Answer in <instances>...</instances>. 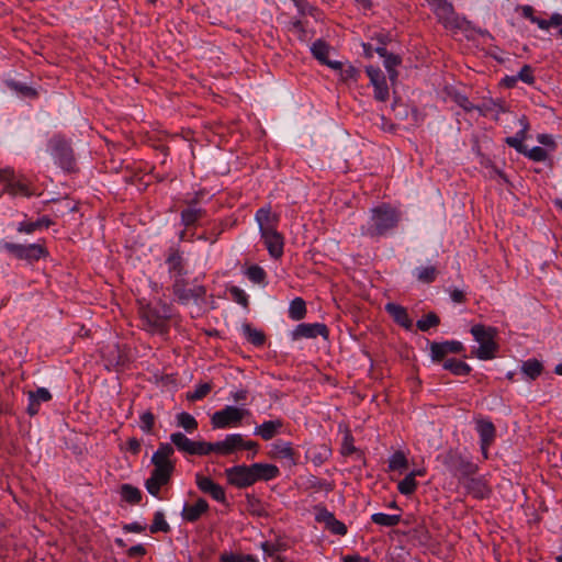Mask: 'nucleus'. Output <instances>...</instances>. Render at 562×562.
I'll use <instances>...</instances> for the list:
<instances>
[{
    "label": "nucleus",
    "instance_id": "18",
    "mask_svg": "<svg viewBox=\"0 0 562 562\" xmlns=\"http://www.w3.org/2000/svg\"><path fill=\"white\" fill-rule=\"evenodd\" d=\"M366 72L374 87V98L378 101L385 102L389 99V86L382 70L378 67L368 66Z\"/></svg>",
    "mask_w": 562,
    "mask_h": 562
},
{
    "label": "nucleus",
    "instance_id": "34",
    "mask_svg": "<svg viewBox=\"0 0 562 562\" xmlns=\"http://www.w3.org/2000/svg\"><path fill=\"white\" fill-rule=\"evenodd\" d=\"M53 224L54 222L49 217L43 216L35 222H21L18 226V232L32 234L37 229L48 228Z\"/></svg>",
    "mask_w": 562,
    "mask_h": 562
},
{
    "label": "nucleus",
    "instance_id": "31",
    "mask_svg": "<svg viewBox=\"0 0 562 562\" xmlns=\"http://www.w3.org/2000/svg\"><path fill=\"white\" fill-rule=\"evenodd\" d=\"M196 200L188 202L189 207L181 211V223L186 227L193 226L201 218H203L206 214L205 210L201 207H194L192 204H195Z\"/></svg>",
    "mask_w": 562,
    "mask_h": 562
},
{
    "label": "nucleus",
    "instance_id": "23",
    "mask_svg": "<svg viewBox=\"0 0 562 562\" xmlns=\"http://www.w3.org/2000/svg\"><path fill=\"white\" fill-rule=\"evenodd\" d=\"M316 520L318 522H323L325 528L334 535L345 536L348 531L347 526L342 521L338 520L335 515L326 508L318 512Z\"/></svg>",
    "mask_w": 562,
    "mask_h": 562
},
{
    "label": "nucleus",
    "instance_id": "43",
    "mask_svg": "<svg viewBox=\"0 0 562 562\" xmlns=\"http://www.w3.org/2000/svg\"><path fill=\"white\" fill-rule=\"evenodd\" d=\"M408 467V460L405 453L401 450L395 451L389 459L390 471H404Z\"/></svg>",
    "mask_w": 562,
    "mask_h": 562
},
{
    "label": "nucleus",
    "instance_id": "57",
    "mask_svg": "<svg viewBox=\"0 0 562 562\" xmlns=\"http://www.w3.org/2000/svg\"><path fill=\"white\" fill-rule=\"evenodd\" d=\"M9 87L24 97H27V98H36L37 97V91L35 89H33L32 87L21 85V83L14 82V81L9 82Z\"/></svg>",
    "mask_w": 562,
    "mask_h": 562
},
{
    "label": "nucleus",
    "instance_id": "64",
    "mask_svg": "<svg viewBox=\"0 0 562 562\" xmlns=\"http://www.w3.org/2000/svg\"><path fill=\"white\" fill-rule=\"evenodd\" d=\"M245 558L240 554L224 553L221 555V562H244Z\"/></svg>",
    "mask_w": 562,
    "mask_h": 562
},
{
    "label": "nucleus",
    "instance_id": "58",
    "mask_svg": "<svg viewBox=\"0 0 562 562\" xmlns=\"http://www.w3.org/2000/svg\"><path fill=\"white\" fill-rule=\"evenodd\" d=\"M518 80L532 85L535 82L533 70L530 65H524L517 75Z\"/></svg>",
    "mask_w": 562,
    "mask_h": 562
},
{
    "label": "nucleus",
    "instance_id": "8",
    "mask_svg": "<svg viewBox=\"0 0 562 562\" xmlns=\"http://www.w3.org/2000/svg\"><path fill=\"white\" fill-rule=\"evenodd\" d=\"M50 154L56 164L67 172L77 171L76 158L74 150L64 137L54 136L49 140Z\"/></svg>",
    "mask_w": 562,
    "mask_h": 562
},
{
    "label": "nucleus",
    "instance_id": "13",
    "mask_svg": "<svg viewBox=\"0 0 562 562\" xmlns=\"http://www.w3.org/2000/svg\"><path fill=\"white\" fill-rule=\"evenodd\" d=\"M228 484L246 488L255 484L250 465H235L225 470Z\"/></svg>",
    "mask_w": 562,
    "mask_h": 562
},
{
    "label": "nucleus",
    "instance_id": "30",
    "mask_svg": "<svg viewBox=\"0 0 562 562\" xmlns=\"http://www.w3.org/2000/svg\"><path fill=\"white\" fill-rule=\"evenodd\" d=\"M166 262L168 265L169 272L175 276V279L182 278V276L187 273L184 269L182 255L178 249L169 250Z\"/></svg>",
    "mask_w": 562,
    "mask_h": 562
},
{
    "label": "nucleus",
    "instance_id": "22",
    "mask_svg": "<svg viewBox=\"0 0 562 562\" xmlns=\"http://www.w3.org/2000/svg\"><path fill=\"white\" fill-rule=\"evenodd\" d=\"M313 57L318 60L322 65H325L331 69H340L342 66L341 61H333L328 59L330 53V46L324 40H317L311 47Z\"/></svg>",
    "mask_w": 562,
    "mask_h": 562
},
{
    "label": "nucleus",
    "instance_id": "12",
    "mask_svg": "<svg viewBox=\"0 0 562 562\" xmlns=\"http://www.w3.org/2000/svg\"><path fill=\"white\" fill-rule=\"evenodd\" d=\"M172 293L180 303L187 304L191 300L202 299L206 290L203 285L189 288L188 282L183 278H176L172 284Z\"/></svg>",
    "mask_w": 562,
    "mask_h": 562
},
{
    "label": "nucleus",
    "instance_id": "21",
    "mask_svg": "<svg viewBox=\"0 0 562 562\" xmlns=\"http://www.w3.org/2000/svg\"><path fill=\"white\" fill-rule=\"evenodd\" d=\"M468 494H470L472 497L476 499H484L490 497L491 495V488L485 481L484 477L480 476L476 477L475 475L467 477L463 482H461Z\"/></svg>",
    "mask_w": 562,
    "mask_h": 562
},
{
    "label": "nucleus",
    "instance_id": "20",
    "mask_svg": "<svg viewBox=\"0 0 562 562\" xmlns=\"http://www.w3.org/2000/svg\"><path fill=\"white\" fill-rule=\"evenodd\" d=\"M255 220L259 226V233L278 229L280 216L272 212L270 204L257 210Z\"/></svg>",
    "mask_w": 562,
    "mask_h": 562
},
{
    "label": "nucleus",
    "instance_id": "24",
    "mask_svg": "<svg viewBox=\"0 0 562 562\" xmlns=\"http://www.w3.org/2000/svg\"><path fill=\"white\" fill-rule=\"evenodd\" d=\"M209 509V503L204 498H198L194 504H186L183 506L181 517L184 521L195 522L202 515L206 514Z\"/></svg>",
    "mask_w": 562,
    "mask_h": 562
},
{
    "label": "nucleus",
    "instance_id": "19",
    "mask_svg": "<svg viewBox=\"0 0 562 562\" xmlns=\"http://www.w3.org/2000/svg\"><path fill=\"white\" fill-rule=\"evenodd\" d=\"M260 237L271 258L278 260L283 256L284 237L278 229L261 232Z\"/></svg>",
    "mask_w": 562,
    "mask_h": 562
},
{
    "label": "nucleus",
    "instance_id": "37",
    "mask_svg": "<svg viewBox=\"0 0 562 562\" xmlns=\"http://www.w3.org/2000/svg\"><path fill=\"white\" fill-rule=\"evenodd\" d=\"M401 515H389L384 513H375L371 515V521L382 527H395L401 521Z\"/></svg>",
    "mask_w": 562,
    "mask_h": 562
},
{
    "label": "nucleus",
    "instance_id": "63",
    "mask_svg": "<svg viewBox=\"0 0 562 562\" xmlns=\"http://www.w3.org/2000/svg\"><path fill=\"white\" fill-rule=\"evenodd\" d=\"M126 447H127V450L134 456H137L142 449L140 441L135 437L127 439Z\"/></svg>",
    "mask_w": 562,
    "mask_h": 562
},
{
    "label": "nucleus",
    "instance_id": "14",
    "mask_svg": "<svg viewBox=\"0 0 562 562\" xmlns=\"http://www.w3.org/2000/svg\"><path fill=\"white\" fill-rule=\"evenodd\" d=\"M323 337L325 340L329 338V329L324 323H301L291 333L293 340H300L303 338L313 339L316 337Z\"/></svg>",
    "mask_w": 562,
    "mask_h": 562
},
{
    "label": "nucleus",
    "instance_id": "50",
    "mask_svg": "<svg viewBox=\"0 0 562 562\" xmlns=\"http://www.w3.org/2000/svg\"><path fill=\"white\" fill-rule=\"evenodd\" d=\"M212 391L211 383H201L196 385L193 392L187 393V400L191 402L203 400Z\"/></svg>",
    "mask_w": 562,
    "mask_h": 562
},
{
    "label": "nucleus",
    "instance_id": "3",
    "mask_svg": "<svg viewBox=\"0 0 562 562\" xmlns=\"http://www.w3.org/2000/svg\"><path fill=\"white\" fill-rule=\"evenodd\" d=\"M158 307L150 303L138 301V315L143 328L149 334L167 335L170 329V321L173 317L172 306L159 300Z\"/></svg>",
    "mask_w": 562,
    "mask_h": 562
},
{
    "label": "nucleus",
    "instance_id": "55",
    "mask_svg": "<svg viewBox=\"0 0 562 562\" xmlns=\"http://www.w3.org/2000/svg\"><path fill=\"white\" fill-rule=\"evenodd\" d=\"M401 64V58L394 54L389 53V55L384 58V66L389 71L390 79L393 80L397 72L395 68Z\"/></svg>",
    "mask_w": 562,
    "mask_h": 562
},
{
    "label": "nucleus",
    "instance_id": "25",
    "mask_svg": "<svg viewBox=\"0 0 562 562\" xmlns=\"http://www.w3.org/2000/svg\"><path fill=\"white\" fill-rule=\"evenodd\" d=\"M254 482L271 481L280 475V470L277 465L270 463H252L250 464Z\"/></svg>",
    "mask_w": 562,
    "mask_h": 562
},
{
    "label": "nucleus",
    "instance_id": "51",
    "mask_svg": "<svg viewBox=\"0 0 562 562\" xmlns=\"http://www.w3.org/2000/svg\"><path fill=\"white\" fill-rule=\"evenodd\" d=\"M261 549L265 552V554L270 557L271 559H273V561H276V562L282 561L281 557L279 554V552L282 550V546L280 543L265 541L261 543Z\"/></svg>",
    "mask_w": 562,
    "mask_h": 562
},
{
    "label": "nucleus",
    "instance_id": "60",
    "mask_svg": "<svg viewBox=\"0 0 562 562\" xmlns=\"http://www.w3.org/2000/svg\"><path fill=\"white\" fill-rule=\"evenodd\" d=\"M356 451V447L353 445V437L350 432H347L344 437L341 445V454L350 456Z\"/></svg>",
    "mask_w": 562,
    "mask_h": 562
},
{
    "label": "nucleus",
    "instance_id": "2",
    "mask_svg": "<svg viewBox=\"0 0 562 562\" xmlns=\"http://www.w3.org/2000/svg\"><path fill=\"white\" fill-rule=\"evenodd\" d=\"M175 448L177 449L172 442H161L151 457L154 469L145 482V487L155 497H159L161 487L170 482L175 472L176 461L171 459Z\"/></svg>",
    "mask_w": 562,
    "mask_h": 562
},
{
    "label": "nucleus",
    "instance_id": "38",
    "mask_svg": "<svg viewBox=\"0 0 562 562\" xmlns=\"http://www.w3.org/2000/svg\"><path fill=\"white\" fill-rule=\"evenodd\" d=\"M418 482L411 472L397 484V491L405 496L413 495L416 492Z\"/></svg>",
    "mask_w": 562,
    "mask_h": 562
},
{
    "label": "nucleus",
    "instance_id": "42",
    "mask_svg": "<svg viewBox=\"0 0 562 562\" xmlns=\"http://www.w3.org/2000/svg\"><path fill=\"white\" fill-rule=\"evenodd\" d=\"M177 424L179 427H182L189 434L194 432L199 427V424L194 416L187 412H182L177 415Z\"/></svg>",
    "mask_w": 562,
    "mask_h": 562
},
{
    "label": "nucleus",
    "instance_id": "4",
    "mask_svg": "<svg viewBox=\"0 0 562 562\" xmlns=\"http://www.w3.org/2000/svg\"><path fill=\"white\" fill-rule=\"evenodd\" d=\"M368 224L361 227V234L369 237H380L395 228L400 221V213L390 204L382 203L371 209Z\"/></svg>",
    "mask_w": 562,
    "mask_h": 562
},
{
    "label": "nucleus",
    "instance_id": "48",
    "mask_svg": "<svg viewBox=\"0 0 562 562\" xmlns=\"http://www.w3.org/2000/svg\"><path fill=\"white\" fill-rule=\"evenodd\" d=\"M439 324V316L434 312H429L423 318L417 321L416 326L419 330L427 331L432 327H437Z\"/></svg>",
    "mask_w": 562,
    "mask_h": 562
},
{
    "label": "nucleus",
    "instance_id": "11",
    "mask_svg": "<svg viewBox=\"0 0 562 562\" xmlns=\"http://www.w3.org/2000/svg\"><path fill=\"white\" fill-rule=\"evenodd\" d=\"M3 248L11 255H13L19 260H25L30 263L34 261H38L41 258H45L48 256V251L46 247L42 244H14V243H3Z\"/></svg>",
    "mask_w": 562,
    "mask_h": 562
},
{
    "label": "nucleus",
    "instance_id": "52",
    "mask_svg": "<svg viewBox=\"0 0 562 562\" xmlns=\"http://www.w3.org/2000/svg\"><path fill=\"white\" fill-rule=\"evenodd\" d=\"M150 532L156 533L158 531L168 532L170 527L167 524L165 516L161 512H157L154 515L153 524L150 525Z\"/></svg>",
    "mask_w": 562,
    "mask_h": 562
},
{
    "label": "nucleus",
    "instance_id": "62",
    "mask_svg": "<svg viewBox=\"0 0 562 562\" xmlns=\"http://www.w3.org/2000/svg\"><path fill=\"white\" fill-rule=\"evenodd\" d=\"M456 102L458 103L459 106H461L464 111L467 112H471L473 110H479L481 111L480 108L475 106L470 100L468 97L465 95H458L456 98Z\"/></svg>",
    "mask_w": 562,
    "mask_h": 562
},
{
    "label": "nucleus",
    "instance_id": "53",
    "mask_svg": "<svg viewBox=\"0 0 562 562\" xmlns=\"http://www.w3.org/2000/svg\"><path fill=\"white\" fill-rule=\"evenodd\" d=\"M139 419H140V429L145 434H153L154 428H155V422H156L155 415L150 411H147V412H144L139 416Z\"/></svg>",
    "mask_w": 562,
    "mask_h": 562
},
{
    "label": "nucleus",
    "instance_id": "33",
    "mask_svg": "<svg viewBox=\"0 0 562 562\" xmlns=\"http://www.w3.org/2000/svg\"><path fill=\"white\" fill-rule=\"evenodd\" d=\"M243 333L247 341L254 345L255 347H263L267 341L266 334L261 329L252 327L251 324H244Z\"/></svg>",
    "mask_w": 562,
    "mask_h": 562
},
{
    "label": "nucleus",
    "instance_id": "15",
    "mask_svg": "<svg viewBox=\"0 0 562 562\" xmlns=\"http://www.w3.org/2000/svg\"><path fill=\"white\" fill-rule=\"evenodd\" d=\"M464 351L465 347L458 340L434 341L430 344V358L432 362H441L450 353L460 355Z\"/></svg>",
    "mask_w": 562,
    "mask_h": 562
},
{
    "label": "nucleus",
    "instance_id": "59",
    "mask_svg": "<svg viewBox=\"0 0 562 562\" xmlns=\"http://www.w3.org/2000/svg\"><path fill=\"white\" fill-rule=\"evenodd\" d=\"M27 396L36 398L40 403L49 402L52 400L50 392L45 387H38L35 391H30Z\"/></svg>",
    "mask_w": 562,
    "mask_h": 562
},
{
    "label": "nucleus",
    "instance_id": "7",
    "mask_svg": "<svg viewBox=\"0 0 562 562\" xmlns=\"http://www.w3.org/2000/svg\"><path fill=\"white\" fill-rule=\"evenodd\" d=\"M458 479L459 483L479 472V465L458 449H449L437 458Z\"/></svg>",
    "mask_w": 562,
    "mask_h": 562
},
{
    "label": "nucleus",
    "instance_id": "61",
    "mask_svg": "<svg viewBox=\"0 0 562 562\" xmlns=\"http://www.w3.org/2000/svg\"><path fill=\"white\" fill-rule=\"evenodd\" d=\"M247 502L250 507V513L257 516L265 515V509L262 507L261 502L254 497V496H247Z\"/></svg>",
    "mask_w": 562,
    "mask_h": 562
},
{
    "label": "nucleus",
    "instance_id": "29",
    "mask_svg": "<svg viewBox=\"0 0 562 562\" xmlns=\"http://www.w3.org/2000/svg\"><path fill=\"white\" fill-rule=\"evenodd\" d=\"M476 430L480 436V443L492 446L496 437V429L494 424L487 419H479L476 422Z\"/></svg>",
    "mask_w": 562,
    "mask_h": 562
},
{
    "label": "nucleus",
    "instance_id": "46",
    "mask_svg": "<svg viewBox=\"0 0 562 562\" xmlns=\"http://www.w3.org/2000/svg\"><path fill=\"white\" fill-rule=\"evenodd\" d=\"M438 276V270L434 266L422 267L416 269V278L420 283H432Z\"/></svg>",
    "mask_w": 562,
    "mask_h": 562
},
{
    "label": "nucleus",
    "instance_id": "45",
    "mask_svg": "<svg viewBox=\"0 0 562 562\" xmlns=\"http://www.w3.org/2000/svg\"><path fill=\"white\" fill-rule=\"evenodd\" d=\"M289 31L296 35L301 42H306L310 38L306 22L302 19H293L289 24Z\"/></svg>",
    "mask_w": 562,
    "mask_h": 562
},
{
    "label": "nucleus",
    "instance_id": "27",
    "mask_svg": "<svg viewBox=\"0 0 562 562\" xmlns=\"http://www.w3.org/2000/svg\"><path fill=\"white\" fill-rule=\"evenodd\" d=\"M283 427V420L281 418L263 422L261 425L255 428V435L259 436L262 440H270L276 437Z\"/></svg>",
    "mask_w": 562,
    "mask_h": 562
},
{
    "label": "nucleus",
    "instance_id": "35",
    "mask_svg": "<svg viewBox=\"0 0 562 562\" xmlns=\"http://www.w3.org/2000/svg\"><path fill=\"white\" fill-rule=\"evenodd\" d=\"M331 450L326 445L313 446L307 450V456L315 465H321L330 457Z\"/></svg>",
    "mask_w": 562,
    "mask_h": 562
},
{
    "label": "nucleus",
    "instance_id": "9",
    "mask_svg": "<svg viewBox=\"0 0 562 562\" xmlns=\"http://www.w3.org/2000/svg\"><path fill=\"white\" fill-rule=\"evenodd\" d=\"M439 23L448 30H460L462 20L456 13L452 3L447 0H426Z\"/></svg>",
    "mask_w": 562,
    "mask_h": 562
},
{
    "label": "nucleus",
    "instance_id": "44",
    "mask_svg": "<svg viewBox=\"0 0 562 562\" xmlns=\"http://www.w3.org/2000/svg\"><path fill=\"white\" fill-rule=\"evenodd\" d=\"M334 484L326 481V480H323V479H318L314 475L310 476L307 480H306V488L307 490H312L314 492H321V491H325V492H331L334 490Z\"/></svg>",
    "mask_w": 562,
    "mask_h": 562
},
{
    "label": "nucleus",
    "instance_id": "5",
    "mask_svg": "<svg viewBox=\"0 0 562 562\" xmlns=\"http://www.w3.org/2000/svg\"><path fill=\"white\" fill-rule=\"evenodd\" d=\"M470 333L479 344V347L471 351L472 356L484 361L494 359L499 349V345L496 341L498 335L497 328L475 324L471 327Z\"/></svg>",
    "mask_w": 562,
    "mask_h": 562
},
{
    "label": "nucleus",
    "instance_id": "6",
    "mask_svg": "<svg viewBox=\"0 0 562 562\" xmlns=\"http://www.w3.org/2000/svg\"><path fill=\"white\" fill-rule=\"evenodd\" d=\"M0 183L3 184V193L10 196L31 198L40 195L34 183L24 175L15 173L13 168H0Z\"/></svg>",
    "mask_w": 562,
    "mask_h": 562
},
{
    "label": "nucleus",
    "instance_id": "47",
    "mask_svg": "<svg viewBox=\"0 0 562 562\" xmlns=\"http://www.w3.org/2000/svg\"><path fill=\"white\" fill-rule=\"evenodd\" d=\"M521 370L527 376L535 380L542 373L543 367L537 359H529L524 362Z\"/></svg>",
    "mask_w": 562,
    "mask_h": 562
},
{
    "label": "nucleus",
    "instance_id": "1",
    "mask_svg": "<svg viewBox=\"0 0 562 562\" xmlns=\"http://www.w3.org/2000/svg\"><path fill=\"white\" fill-rule=\"evenodd\" d=\"M170 441L177 447L179 452L188 456L204 457L211 453L218 456H229L237 450H252L254 454L258 452L259 445L252 440H245L240 434H231L224 440L207 442L204 440H191L183 432L177 431L170 435Z\"/></svg>",
    "mask_w": 562,
    "mask_h": 562
},
{
    "label": "nucleus",
    "instance_id": "32",
    "mask_svg": "<svg viewBox=\"0 0 562 562\" xmlns=\"http://www.w3.org/2000/svg\"><path fill=\"white\" fill-rule=\"evenodd\" d=\"M442 367L445 370L457 376H467L472 371V368L467 362L456 358L446 359L442 363Z\"/></svg>",
    "mask_w": 562,
    "mask_h": 562
},
{
    "label": "nucleus",
    "instance_id": "36",
    "mask_svg": "<svg viewBox=\"0 0 562 562\" xmlns=\"http://www.w3.org/2000/svg\"><path fill=\"white\" fill-rule=\"evenodd\" d=\"M306 303L302 297H295L290 303L289 317L293 321H301L306 316Z\"/></svg>",
    "mask_w": 562,
    "mask_h": 562
},
{
    "label": "nucleus",
    "instance_id": "16",
    "mask_svg": "<svg viewBox=\"0 0 562 562\" xmlns=\"http://www.w3.org/2000/svg\"><path fill=\"white\" fill-rule=\"evenodd\" d=\"M268 457L272 460H286L290 465L299 464L300 454L291 442L277 440L271 445Z\"/></svg>",
    "mask_w": 562,
    "mask_h": 562
},
{
    "label": "nucleus",
    "instance_id": "28",
    "mask_svg": "<svg viewBox=\"0 0 562 562\" xmlns=\"http://www.w3.org/2000/svg\"><path fill=\"white\" fill-rule=\"evenodd\" d=\"M521 130L516 133L515 136H509L505 138V143L509 146L515 148L519 154L525 153L526 146L524 145V140L527 138V133L529 130V123L526 119V116H522L520 119Z\"/></svg>",
    "mask_w": 562,
    "mask_h": 562
},
{
    "label": "nucleus",
    "instance_id": "49",
    "mask_svg": "<svg viewBox=\"0 0 562 562\" xmlns=\"http://www.w3.org/2000/svg\"><path fill=\"white\" fill-rule=\"evenodd\" d=\"M339 70V77L340 80L344 83H351L357 82L360 78V71L352 65H348L346 68H344V65L341 66Z\"/></svg>",
    "mask_w": 562,
    "mask_h": 562
},
{
    "label": "nucleus",
    "instance_id": "54",
    "mask_svg": "<svg viewBox=\"0 0 562 562\" xmlns=\"http://www.w3.org/2000/svg\"><path fill=\"white\" fill-rule=\"evenodd\" d=\"M524 156L537 162L544 161L548 159L547 150L540 146H536L531 149L526 148Z\"/></svg>",
    "mask_w": 562,
    "mask_h": 562
},
{
    "label": "nucleus",
    "instance_id": "10",
    "mask_svg": "<svg viewBox=\"0 0 562 562\" xmlns=\"http://www.w3.org/2000/svg\"><path fill=\"white\" fill-rule=\"evenodd\" d=\"M248 414L249 411L247 409L227 405L211 416V425L213 429L237 427L241 424V420Z\"/></svg>",
    "mask_w": 562,
    "mask_h": 562
},
{
    "label": "nucleus",
    "instance_id": "39",
    "mask_svg": "<svg viewBox=\"0 0 562 562\" xmlns=\"http://www.w3.org/2000/svg\"><path fill=\"white\" fill-rule=\"evenodd\" d=\"M246 277L256 284H267V272L259 265H251L245 272Z\"/></svg>",
    "mask_w": 562,
    "mask_h": 562
},
{
    "label": "nucleus",
    "instance_id": "17",
    "mask_svg": "<svg viewBox=\"0 0 562 562\" xmlns=\"http://www.w3.org/2000/svg\"><path fill=\"white\" fill-rule=\"evenodd\" d=\"M195 484L203 494L211 496L214 501L221 504H226V493L224 487L214 482L211 477L196 473Z\"/></svg>",
    "mask_w": 562,
    "mask_h": 562
},
{
    "label": "nucleus",
    "instance_id": "26",
    "mask_svg": "<svg viewBox=\"0 0 562 562\" xmlns=\"http://www.w3.org/2000/svg\"><path fill=\"white\" fill-rule=\"evenodd\" d=\"M385 311L390 314V316L398 326L407 330L412 329L413 321L404 306L395 303H387L385 305Z\"/></svg>",
    "mask_w": 562,
    "mask_h": 562
},
{
    "label": "nucleus",
    "instance_id": "41",
    "mask_svg": "<svg viewBox=\"0 0 562 562\" xmlns=\"http://www.w3.org/2000/svg\"><path fill=\"white\" fill-rule=\"evenodd\" d=\"M295 8L297 9V12L300 16L310 15L315 19H318L321 15V11L315 5L311 4L307 0H291Z\"/></svg>",
    "mask_w": 562,
    "mask_h": 562
},
{
    "label": "nucleus",
    "instance_id": "40",
    "mask_svg": "<svg viewBox=\"0 0 562 562\" xmlns=\"http://www.w3.org/2000/svg\"><path fill=\"white\" fill-rule=\"evenodd\" d=\"M121 496L126 503L132 505L138 504L142 501V492L131 484H123L121 486Z\"/></svg>",
    "mask_w": 562,
    "mask_h": 562
},
{
    "label": "nucleus",
    "instance_id": "56",
    "mask_svg": "<svg viewBox=\"0 0 562 562\" xmlns=\"http://www.w3.org/2000/svg\"><path fill=\"white\" fill-rule=\"evenodd\" d=\"M229 294L236 303H238L239 305H241L244 307H248V304H249L248 295L246 294V292L243 289H240L238 286H232L229 289Z\"/></svg>",
    "mask_w": 562,
    "mask_h": 562
}]
</instances>
